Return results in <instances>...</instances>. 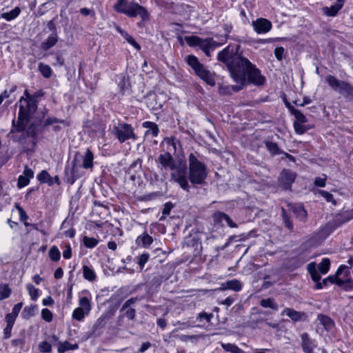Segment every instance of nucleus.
I'll return each mask as SVG.
<instances>
[{"mask_svg": "<svg viewBox=\"0 0 353 353\" xmlns=\"http://www.w3.org/2000/svg\"><path fill=\"white\" fill-rule=\"evenodd\" d=\"M58 41V36L56 33L51 34L43 42L41 47L43 50H48L56 45Z\"/></svg>", "mask_w": 353, "mask_h": 353, "instance_id": "b1692460", "label": "nucleus"}, {"mask_svg": "<svg viewBox=\"0 0 353 353\" xmlns=\"http://www.w3.org/2000/svg\"><path fill=\"white\" fill-rule=\"evenodd\" d=\"M238 58H243L240 56H235L232 59H231V53L229 52V48H224L222 51L219 52L218 54V59L219 61L225 63L231 72V66L235 65L236 59Z\"/></svg>", "mask_w": 353, "mask_h": 353, "instance_id": "2eb2a0df", "label": "nucleus"}, {"mask_svg": "<svg viewBox=\"0 0 353 353\" xmlns=\"http://www.w3.org/2000/svg\"><path fill=\"white\" fill-rule=\"evenodd\" d=\"M150 258V255L148 253L142 254L138 261V264L140 266L141 270H142L145 265V264L148 261Z\"/></svg>", "mask_w": 353, "mask_h": 353, "instance_id": "603ef678", "label": "nucleus"}, {"mask_svg": "<svg viewBox=\"0 0 353 353\" xmlns=\"http://www.w3.org/2000/svg\"><path fill=\"white\" fill-rule=\"evenodd\" d=\"M114 9L129 17H139L143 21H148L150 18L148 10L134 1L128 3L126 0H118L114 6Z\"/></svg>", "mask_w": 353, "mask_h": 353, "instance_id": "f03ea898", "label": "nucleus"}, {"mask_svg": "<svg viewBox=\"0 0 353 353\" xmlns=\"http://www.w3.org/2000/svg\"><path fill=\"white\" fill-rule=\"evenodd\" d=\"M63 256L65 259H70L72 257V248L70 244L65 245V248L63 252Z\"/></svg>", "mask_w": 353, "mask_h": 353, "instance_id": "4d7b16f0", "label": "nucleus"}, {"mask_svg": "<svg viewBox=\"0 0 353 353\" xmlns=\"http://www.w3.org/2000/svg\"><path fill=\"white\" fill-rule=\"evenodd\" d=\"M212 317V314L200 313L198 316V319H199L200 321L205 320L206 322L208 323L211 321Z\"/></svg>", "mask_w": 353, "mask_h": 353, "instance_id": "052dcab7", "label": "nucleus"}, {"mask_svg": "<svg viewBox=\"0 0 353 353\" xmlns=\"http://www.w3.org/2000/svg\"><path fill=\"white\" fill-rule=\"evenodd\" d=\"M283 314H285L286 316H289L294 321H298L301 320L303 316V314L291 308H285L283 312Z\"/></svg>", "mask_w": 353, "mask_h": 353, "instance_id": "2f4dec72", "label": "nucleus"}, {"mask_svg": "<svg viewBox=\"0 0 353 353\" xmlns=\"http://www.w3.org/2000/svg\"><path fill=\"white\" fill-rule=\"evenodd\" d=\"M114 134L121 143L131 139L133 140L137 139L133 128L129 124L119 123L114 128Z\"/></svg>", "mask_w": 353, "mask_h": 353, "instance_id": "f8f14e48", "label": "nucleus"}, {"mask_svg": "<svg viewBox=\"0 0 353 353\" xmlns=\"http://www.w3.org/2000/svg\"><path fill=\"white\" fill-rule=\"evenodd\" d=\"M188 179L192 184H202L208 176L206 165L191 153L188 157Z\"/></svg>", "mask_w": 353, "mask_h": 353, "instance_id": "20e7f679", "label": "nucleus"}, {"mask_svg": "<svg viewBox=\"0 0 353 353\" xmlns=\"http://www.w3.org/2000/svg\"><path fill=\"white\" fill-rule=\"evenodd\" d=\"M292 112L295 117V121H294V123H303L304 124V123H307V120L306 117L299 110L293 109Z\"/></svg>", "mask_w": 353, "mask_h": 353, "instance_id": "c03bdc74", "label": "nucleus"}, {"mask_svg": "<svg viewBox=\"0 0 353 353\" xmlns=\"http://www.w3.org/2000/svg\"><path fill=\"white\" fill-rule=\"evenodd\" d=\"M317 193L323 197L326 201L330 202L334 205L336 204V201L334 199L332 194L324 190H318Z\"/></svg>", "mask_w": 353, "mask_h": 353, "instance_id": "09e8293b", "label": "nucleus"}, {"mask_svg": "<svg viewBox=\"0 0 353 353\" xmlns=\"http://www.w3.org/2000/svg\"><path fill=\"white\" fill-rule=\"evenodd\" d=\"M272 26L271 21L264 18H259L252 21L253 29L257 34H261L268 32Z\"/></svg>", "mask_w": 353, "mask_h": 353, "instance_id": "ddd939ff", "label": "nucleus"}, {"mask_svg": "<svg viewBox=\"0 0 353 353\" xmlns=\"http://www.w3.org/2000/svg\"><path fill=\"white\" fill-rule=\"evenodd\" d=\"M223 289H230L234 290L236 292H239L241 290L242 285L238 280L233 279L230 281H226L225 283L222 285Z\"/></svg>", "mask_w": 353, "mask_h": 353, "instance_id": "cd10ccee", "label": "nucleus"}, {"mask_svg": "<svg viewBox=\"0 0 353 353\" xmlns=\"http://www.w3.org/2000/svg\"><path fill=\"white\" fill-rule=\"evenodd\" d=\"M185 41L190 47H198L206 56H210V52L219 46L217 42L212 38H201L198 36L190 35L184 37Z\"/></svg>", "mask_w": 353, "mask_h": 353, "instance_id": "423d86ee", "label": "nucleus"}, {"mask_svg": "<svg viewBox=\"0 0 353 353\" xmlns=\"http://www.w3.org/2000/svg\"><path fill=\"white\" fill-rule=\"evenodd\" d=\"M284 52V48L283 47H277L274 50V54L276 59L281 61L283 58V54Z\"/></svg>", "mask_w": 353, "mask_h": 353, "instance_id": "e2e57ef3", "label": "nucleus"}, {"mask_svg": "<svg viewBox=\"0 0 353 353\" xmlns=\"http://www.w3.org/2000/svg\"><path fill=\"white\" fill-rule=\"evenodd\" d=\"M294 212L296 216L301 221H304L307 217V212L301 205H298L294 208Z\"/></svg>", "mask_w": 353, "mask_h": 353, "instance_id": "49530a36", "label": "nucleus"}, {"mask_svg": "<svg viewBox=\"0 0 353 353\" xmlns=\"http://www.w3.org/2000/svg\"><path fill=\"white\" fill-rule=\"evenodd\" d=\"M340 287L343 290H344L346 292H352L353 291V281L352 279H350L347 282H345L343 285H341Z\"/></svg>", "mask_w": 353, "mask_h": 353, "instance_id": "5fc2aeb1", "label": "nucleus"}, {"mask_svg": "<svg viewBox=\"0 0 353 353\" xmlns=\"http://www.w3.org/2000/svg\"><path fill=\"white\" fill-rule=\"evenodd\" d=\"M170 176L172 180L177 183L184 190L188 191L189 184L187 178V166L183 160L179 159L172 168Z\"/></svg>", "mask_w": 353, "mask_h": 353, "instance_id": "0eeeda50", "label": "nucleus"}, {"mask_svg": "<svg viewBox=\"0 0 353 353\" xmlns=\"http://www.w3.org/2000/svg\"><path fill=\"white\" fill-rule=\"evenodd\" d=\"M158 161L165 170H171L176 164V161L173 159L171 154L169 152L160 154Z\"/></svg>", "mask_w": 353, "mask_h": 353, "instance_id": "f3484780", "label": "nucleus"}, {"mask_svg": "<svg viewBox=\"0 0 353 353\" xmlns=\"http://www.w3.org/2000/svg\"><path fill=\"white\" fill-rule=\"evenodd\" d=\"M82 165L74 158L72 162V167L67 166L65 170L66 181L68 183L72 185L77 179L84 174Z\"/></svg>", "mask_w": 353, "mask_h": 353, "instance_id": "1a4fd4ad", "label": "nucleus"}, {"mask_svg": "<svg viewBox=\"0 0 353 353\" xmlns=\"http://www.w3.org/2000/svg\"><path fill=\"white\" fill-rule=\"evenodd\" d=\"M266 147L272 154H276L278 152V146L275 143L267 142Z\"/></svg>", "mask_w": 353, "mask_h": 353, "instance_id": "6e6d98bb", "label": "nucleus"}, {"mask_svg": "<svg viewBox=\"0 0 353 353\" xmlns=\"http://www.w3.org/2000/svg\"><path fill=\"white\" fill-rule=\"evenodd\" d=\"M330 268V261L328 258L322 259L321 263L316 268L318 272L321 274H325L328 272Z\"/></svg>", "mask_w": 353, "mask_h": 353, "instance_id": "c756f323", "label": "nucleus"}, {"mask_svg": "<svg viewBox=\"0 0 353 353\" xmlns=\"http://www.w3.org/2000/svg\"><path fill=\"white\" fill-rule=\"evenodd\" d=\"M38 68L45 78H50L52 74V68L47 64L40 63L39 64Z\"/></svg>", "mask_w": 353, "mask_h": 353, "instance_id": "58836bf2", "label": "nucleus"}, {"mask_svg": "<svg viewBox=\"0 0 353 353\" xmlns=\"http://www.w3.org/2000/svg\"><path fill=\"white\" fill-rule=\"evenodd\" d=\"M326 176L316 177L314 180V185L318 187H324L325 185Z\"/></svg>", "mask_w": 353, "mask_h": 353, "instance_id": "13d9d810", "label": "nucleus"}, {"mask_svg": "<svg viewBox=\"0 0 353 353\" xmlns=\"http://www.w3.org/2000/svg\"><path fill=\"white\" fill-rule=\"evenodd\" d=\"M54 303V300L51 296H47L42 300L43 305H52Z\"/></svg>", "mask_w": 353, "mask_h": 353, "instance_id": "774afa93", "label": "nucleus"}, {"mask_svg": "<svg viewBox=\"0 0 353 353\" xmlns=\"http://www.w3.org/2000/svg\"><path fill=\"white\" fill-rule=\"evenodd\" d=\"M243 88L241 84L236 85H230L221 84L219 85L218 92L221 95H230L233 92H238Z\"/></svg>", "mask_w": 353, "mask_h": 353, "instance_id": "aec40b11", "label": "nucleus"}, {"mask_svg": "<svg viewBox=\"0 0 353 353\" xmlns=\"http://www.w3.org/2000/svg\"><path fill=\"white\" fill-rule=\"evenodd\" d=\"M231 77L237 84L243 87L247 82L256 85H263L265 82V77L261 75L259 70L246 58L236 59L235 65L231 66Z\"/></svg>", "mask_w": 353, "mask_h": 353, "instance_id": "f257e3e1", "label": "nucleus"}, {"mask_svg": "<svg viewBox=\"0 0 353 353\" xmlns=\"http://www.w3.org/2000/svg\"><path fill=\"white\" fill-rule=\"evenodd\" d=\"M185 61L200 79L210 86L215 85L214 74L208 70L196 56L192 54L188 55Z\"/></svg>", "mask_w": 353, "mask_h": 353, "instance_id": "39448f33", "label": "nucleus"}, {"mask_svg": "<svg viewBox=\"0 0 353 353\" xmlns=\"http://www.w3.org/2000/svg\"><path fill=\"white\" fill-rule=\"evenodd\" d=\"M26 287L31 299L34 301H37L40 296L39 289L36 288L31 283L26 284Z\"/></svg>", "mask_w": 353, "mask_h": 353, "instance_id": "e433bc0d", "label": "nucleus"}, {"mask_svg": "<svg viewBox=\"0 0 353 353\" xmlns=\"http://www.w3.org/2000/svg\"><path fill=\"white\" fill-rule=\"evenodd\" d=\"M22 306H23V303L22 302L16 304L13 307V308L12 310V312L10 314L17 317V316H18V314H19V313Z\"/></svg>", "mask_w": 353, "mask_h": 353, "instance_id": "0e129e2a", "label": "nucleus"}, {"mask_svg": "<svg viewBox=\"0 0 353 353\" xmlns=\"http://www.w3.org/2000/svg\"><path fill=\"white\" fill-rule=\"evenodd\" d=\"M91 300L92 295L88 290H84L79 293V307L86 310L87 312H90L91 310Z\"/></svg>", "mask_w": 353, "mask_h": 353, "instance_id": "4468645a", "label": "nucleus"}, {"mask_svg": "<svg viewBox=\"0 0 353 353\" xmlns=\"http://www.w3.org/2000/svg\"><path fill=\"white\" fill-rule=\"evenodd\" d=\"M172 208V205L170 203H166L162 210V213L164 216H167L170 214Z\"/></svg>", "mask_w": 353, "mask_h": 353, "instance_id": "338daca9", "label": "nucleus"}, {"mask_svg": "<svg viewBox=\"0 0 353 353\" xmlns=\"http://www.w3.org/2000/svg\"><path fill=\"white\" fill-rule=\"evenodd\" d=\"M213 219L214 222L219 223H223L225 221L230 228L236 227V225L231 220V219L227 214L223 212H215L213 214Z\"/></svg>", "mask_w": 353, "mask_h": 353, "instance_id": "4be33fe9", "label": "nucleus"}, {"mask_svg": "<svg viewBox=\"0 0 353 353\" xmlns=\"http://www.w3.org/2000/svg\"><path fill=\"white\" fill-rule=\"evenodd\" d=\"M307 271L310 274V276L312 280L316 282L315 289L320 290L326 286L328 282L331 283H335L334 277L333 276H329L322 282H320L321 274L318 272L316 270V265L314 262H312L309 263L307 266Z\"/></svg>", "mask_w": 353, "mask_h": 353, "instance_id": "9b49d317", "label": "nucleus"}, {"mask_svg": "<svg viewBox=\"0 0 353 353\" xmlns=\"http://www.w3.org/2000/svg\"><path fill=\"white\" fill-rule=\"evenodd\" d=\"M16 90H17V86L14 85L12 87V88L10 90V91L4 90L0 94V97H1L3 100H4L5 99L8 98L10 95V93L14 92Z\"/></svg>", "mask_w": 353, "mask_h": 353, "instance_id": "680f3d73", "label": "nucleus"}, {"mask_svg": "<svg viewBox=\"0 0 353 353\" xmlns=\"http://www.w3.org/2000/svg\"><path fill=\"white\" fill-rule=\"evenodd\" d=\"M143 128H148L146 134H151L153 137H157L159 134V128L157 125L151 121H145L142 124Z\"/></svg>", "mask_w": 353, "mask_h": 353, "instance_id": "c85d7f7f", "label": "nucleus"}, {"mask_svg": "<svg viewBox=\"0 0 353 353\" xmlns=\"http://www.w3.org/2000/svg\"><path fill=\"white\" fill-rule=\"evenodd\" d=\"M49 256L53 261H58L61 258V252L56 245H53L49 250Z\"/></svg>", "mask_w": 353, "mask_h": 353, "instance_id": "37998d69", "label": "nucleus"}, {"mask_svg": "<svg viewBox=\"0 0 353 353\" xmlns=\"http://www.w3.org/2000/svg\"><path fill=\"white\" fill-rule=\"evenodd\" d=\"M41 317L46 322H51L53 319L52 312L48 308H43L41 310Z\"/></svg>", "mask_w": 353, "mask_h": 353, "instance_id": "8fccbe9b", "label": "nucleus"}, {"mask_svg": "<svg viewBox=\"0 0 353 353\" xmlns=\"http://www.w3.org/2000/svg\"><path fill=\"white\" fill-rule=\"evenodd\" d=\"M344 0H337V2L330 7L323 8V12L325 14L330 17H334L338 12L342 8Z\"/></svg>", "mask_w": 353, "mask_h": 353, "instance_id": "412c9836", "label": "nucleus"}, {"mask_svg": "<svg viewBox=\"0 0 353 353\" xmlns=\"http://www.w3.org/2000/svg\"><path fill=\"white\" fill-rule=\"evenodd\" d=\"M327 235L325 234H321V232L316 234L314 236L315 243L319 244L321 243L325 238Z\"/></svg>", "mask_w": 353, "mask_h": 353, "instance_id": "69168bd1", "label": "nucleus"}, {"mask_svg": "<svg viewBox=\"0 0 353 353\" xmlns=\"http://www.w3.org/2000/svg\"><path fill=\"white\" fill-rule=\"evenodd\" d=\"M89 313L86 310L78 307L73 310L72 317L78 321H82Z\"/></svg>", "mask_w": 353, "mask_h": 353, "instance_id": "7c9ffc66", "label": "nucleus"}, {"mask_svg": "<svg viewBox=\"0 0 353 353\" xmlns=\"http://www.w3.org/2000/svg\"><path fill=\"white\" fill-rule=\"evenodd\" d=\"M16 319H17V316H15L11 314H8L6 316V321L7 325H10V326L13 327L14 322L16 321Z\"/></svg>", "mask_w": 353, "mask_h": 353, "instance_id": "bf43d9fd", "label": "nucleus"}, {"mask_svg": "<svg viewBox=\"0 0 353 353\" xmlns=\"http://www.w3.org/2000/svg\"><path fill=\"white\" fill-rule=\"evenodd\" d=\"M116 30L126 40L128 43L132 45L137 50H140L141 47L138 43L125 31L123 30L120 27L117 26Z\"/></svg>", "mask_w": 353, "mask_h": 353, "instance_id": "a878e982", "label": "nucleus"}, {"mask_svg": "<svg viewBox=\"0 0 353 353\" xmlns=\"http://www.w3.org/2000/svg\"><path fill=\"white\" fill-rule=\"evenodd\" d=\"M318 319L325 329H330L332 327L333 322L329 317L324 315H319Z\"/></svg>", "mask_w": 353, "mask_h": 353, "instance_id": "de8ad7c7", "label": "nucleus"}, {"mask_svg": "<svg viewBox=\"0 0 353 353\" xmlns=\"http://www.w3.org/2000/svg\"><path fill=\"white\" fill-rule=\"evenodd\" d=\"M83 276L88 281H94L97 279V274L94 269L88 265L83 266Z\"/></svg>", "mask_w": 353, "mask_h": 353, "instance_id": "bb28decb", "label": "nucleus"}, {"mask_svg": "<svg viewBox=\"0 0 353 353\" xmlns=\"http://www.w3.org/2000/svg\"><path fill=\"white\" fill-rule=\"evenodd\" d=\"M37 179L41 182L48 183L49 185L53 184L52 178L48 174V172L46 170H42L37 176Z\"/></svg>", "mask_w": 353, "mask_h": 353, "instance_id": "72a5a7b5", "label": "nucleus"}, {"mask_svg": "<svg viewBox=\"0 0 353 353\" xmlns=\"http://www.w3.org/2000/svg\"><path fill=\"white\" fill-rule=\"evenodd\" d=\"M39 347L42 352H50L52 349L51 345L47 341L40 343Z\"/></svg>", "mask_w": 353, "mask_h": 353, "instance_id": "864d4df0", "label": "nucleus"}, {"mask_svg": "<svg viewBox=\"0 0 353 353\" xmlns=\"http://www.w3.org/2000/svg\"><path fill=\"white\" fill-rule=\"evenodd\" d=\"M20 9L18 7H16L10 12L3 13L1 14V17L9 21L17 18L20 14Z\"/></svg>", "mask_w": 353, "mask_h": 353, "instance_id": "c9c22d12", "label": "nucleus"}, {"mask_svg": "<svg viewBox=\"0 0 353 353\" xmlns=\"http://www.w3.org/2000/svg\"><path fill=\"white\" fill-rule=\"evenodd\" d=\"M325 81L333 90L341 94H350L353 90L349 83L341 81L332 75H327L325 77Z\"/></svg>", "mask_w": 353, "mask_h": 353, "instance_id": "9d476101", "label": "nucleus"}, {"mask_svg": "<svg viewBox=\"0 0 353 353\" xmlns=\"http://www.w3.org/2000/svg\"><path fill=\"white\" fill-rule=\"evenodd\" d=\"M36 310H37L36 305H32L30 306H26L24 307V309L22 311L21 316L25 319H28L34 315Z\"/></svg>", "mask_w": 353, "mask_h": 353, "instance_id": "4c0bfd02", "label": "nucleus"}, {"mask_svg": "<svg viewBox=\"0 0 353 353\" xmlns=\"http://www.w3.org/2000/svg\"><path fill=\"white\" fill-rule=\"evenodd\" d=\"M12 293V290L7 283H0V301L8 299Z\"/></svg>", "mask_w": 353, "mask_h": 353, "instance_id": "473e14b6", "label": "nucleus"}, {"mask_svg": "<svg viewBox=\"0 0 353 353\" xmlns=\"http://www.w3.org/2000/svg\"><path fill=\"white\" fill-rule=\"evenodd\" d=\"M161 145L166 148V152L169 153H175L180 147V143L175 137H167L164 139Z\"/></svg>", "mask_w": 353, "mask_h": 353, "instance_id": "6ab92c4d", "label": "nucleus"}, {"mask_svg": "<svg viewBox=\"0 0 353 353\" xmlns=\"http://www.w3.org/2000/svg\"><path fill=\"white\" fill-rule=\"evenodd\" d=\"M36 109L35 99L28 93L27 90H25L24 96L19 100L18 123L21 130H24L30 116L36 111Z\"/></svg>", "mask_w": 353, "mask_h": 353, "instance_id": "7ed1b4c3", "label": "nucleus"}, {"mask_svg": "<svg viewBox=\"0 0 353 353\" xmlns=\"http://www.w3.org/2000/svg\"><path fill=\"white\" fill-rule=\"evenodd\" d=\"M295 174L290 170H284L280 174L279 182L283 188L288 189L295 179Z\"/></svg>", "mask_w": 353, "mask_h": 353, "instance_id": "dca6fc26", "label": "nucleus"}, {"mask_svg": "<svg viewBox=\"0 0 353 353\" xmlns=\"http://www.w3.org/2000/svg\"><path fill=\"white\" fill-rule=\"evenodd\" d=\"M153 242V238L148 234L144 232L142 234L138 236L136 239V243L139 246L143 248L149 247Z\"/></svg>", "mask_w": 353, "mask_h": 353, "instance_id": "5701e85b", "label": "nucleus"}, {"mask_svg": "<svg viewBox=\"0 0 353 353\" xmlns=\"http://www.w3.org/2000/svg\"><path fill=\"white\" fill-rule=\"evenodd\" d=\"M261 305L263 307H270L272 309L276 308V305L272 299H262L261 301Z\"/></svg>", "mask_w": 353, "mask_h": 353, "instance_id": "3c124183", "label": "nucleus"}, {"mask_svg": "<svg viewBox=\"0 0 353 353\" xmlns=\"http://www.w3.org/2000/svg\"><path fill=\"white\" fill-rule=\"evenodd\" d=\"M34 176V172L26 166L23 174L20 175L18 179V187L19 188H23L28 185L31 179Z\"/></svg>", "mask_w": 353, "mask_h": 353, "instance_id": "a211bd4d", "label": "nucleus"}, {"mask_svg": "<svg viewBox=\"0 0 353 353\" xmlns=\"http://www.w3.org/2000/svg\"><path fill=\"white\" fill-rule=\"evenodd\" d=\"M221 346L227 352L232 353H245L243 350L232 343H223Z\"/></svg>", "mask_w": 353, "mask_h": 353, "instance_id": "79ce46f5", "label": "nucleus"}, {"mask_svg": "<svg viewBox=\"0 0 353 353\" xmlns=\"http://www.w3.org/2000/svg\"><path fill=\"white\" fill-rule=\"evenodd\" d=\"M94 155L92 152L88 149L82 157V166L85 169L92 168L93 167Z\"/></svg>", "mask_w": 353, "mask_h": 353, "instance_id": "393cba45", "label": "nucleus"}, {"mask_svg": "<svg viewBox=\"0 0 353 353\" xmlns=\"http://www.w3.org/2000/svg\"><path fill=\"white\" fill-rule=\"evenodd\" d=\"M347 263V264L341 265L336 274L332 275L334 277L335 284L339 286H341L351 279L350 270L353 265V259L352 258L349 259Z\"/></svg>", "mask_w": 353, "mask_h": 353, "instance_id": "6e6552de", "label": "nucleus"}, {"mask_svg": "<svg viewBox=\"0 0 353 353\" xmlns=\"http://www.w3.org/2000/svg\"><path fill=\"white\" fill-rule=\"evenodd\" d=\"M78 348V345L77 344H71L67 341L60 343L58 347V352L60 353H63L70 350H76Z\"/></svg>", "mask_w": 353, "mask_h": 353, "instance_id": "a19ab883", "label": "nucleus"}, {"mask_svg": "<svg viewBox=\"0 0 353 353\" xmlns=\"http://www.w3.org/2000/svg\"><path fill=\"white\" fill-rule=\"evenodd\" d=\"M83 243L85 247L89 249L95 248L99 243V240L94 237L85 236L83 237Z\"/></svg>", "mask_w": 353, "mask_h": 353, "instance_id": "f704fd0d", "label": "nucleus"}, {"mask_svg": "<svg viewBox=\"0 0 353 353\" xmlns=\"http://www.w3.org/2000/svg\"><path fill=\"white\" fill-rule=\"evenodd\" d=\"M295 132L298 134H303L308 130L312 128V125H307L306 123H294Z\"/></svg>", "mask_w": 353, "mask_h": 353, "instance_id": "a18cd8bd", "label": "nucleus"}, {"mask_svg": "<svg viewBox=\"0 0 353 353\" xmlns=\"http://www.w3.org/2000/svg\"><path fill=\"white\" fill-rule=\"evenodd\" d=\"M302 339V346L303 350L306 353H310L312 351L311 341L308 338V335L306 333H303L301 335Z\"/></svg>", "mask_w": 353, "mask_h": 353, "instance_id": "ea45409f", "label": "nucleus"}]
</instances>
